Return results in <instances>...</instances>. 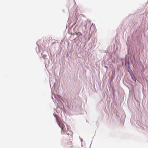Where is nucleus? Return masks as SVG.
<instances>
[{
	"mask_svg": "<svg viewBox=\"0 0 148 148\" xmlns=\"http://www.w3.org/2000/svg\"><path fill=\"white\" fill-rule=\"evenodd\" d=\"M90 38V37H89L88 38V40H89V39Z\"/></svg>",
	"mask_w": 148,
	"mask_h": 148,
	"instance_id": "nucleus-16",
	"label": "nucleus"
},
{
	"mask_svg": "<svg viewBox=\"0 0 148 148\" xmlns=\"http://www.w3.org/2000/svg\"><path fill=\"white\" fill-rule=\"evenodd\" d=\"M75 18L76 19H77V17H76V14H75Z\"/></svg>",
	"mask_w": 148,
	"mask_h": 148,
	"instance_id": "nucleus-13",
	"label": "nucleus"
},
{
	"mask_svg": "<svg viewBox=\"0 0 148 148\" xmlns=\"http://www.w3.org/2000/svg\"><path fill=\"white\" fill-rule=\"evenodd\" d=\"M80 140L82 142L83 141L82 139L80 138Z\"/></svg>",
	"mask_w": 148,
	"mask_h": 148,
	"instance_id": "nucleus-14",
	"label": "nucleus"
},
{
	"mask_svg": "<svg viewBox=\"0 0 148 148\" xmlns=\"http://www.w3.org/2000/svg\"><path fill=\"white\" fill-rule=\"evenodd\" d=\"M131 69L130 66L128 67L127 68H126V70H127V71H129Z\"/></svg>",
	"mask_w": 148,
	"mask_h": 148,
	"instance_id": "nucleus-10",
	"label": "nucleus"
},
{
	"mask_svg": "<svg viewBox=\"0 0 148 148\" xmlns=\"http://www.w3.org/2000/svg\"><path fill=\"white\" fill-rule=\"evenodd\" d=\"M105 67L107 69L108 68V67L106 66H105Z\"/></svg>",
	"mask_w": 148,
	"mask_h": 148,
	"instance_id": "nucleus-15",
	"label": "nucleus"
},
{
	"mask_svg": "<svg viewBox=\"0 0 148 148\" xmlns=\"http://www.w3.org/2000/svg\"><path fill=\"white\" fill-rule=\"evenodd\" d=\"M91 145V143L90 144V145Z\"/></svg>",
	"mask_w": 148,
	"mask_h": 148,
	"instance_id": "nucleus-22",
	"label": "nucleus"
},
{
	"mask_svg": "<svg viewBox=\"0 0 148 148\" xmlns=\"http://www.w3.org/2000/svg\"><path fill=\"white\" fill-rule=\"evenodd\" d=\"M133 58L134 61L136 62V59L135 57V53H134L133 56Z\"/></svg>",
	"mask_w": 148,
	"mask_h": 148,
	"instance_id": "nucleus-11",
	"label": "nucleus"
},
{
	"mask_svg": "<svg viewBox=\"0 0 148 148\" xmlns=\"http://www.w3.org/2000/svg\"><path fill=\"white\" fill-rule=\"evenodd\" d=\"M77 8H76V10H77Z\"/></svg>",
	"mask_w": 148,
	"mask_h": 148,
	"instance_id": "nucleus-17",
	"label": "nucleus"
},
{
	"mask_svg": "<svg viewBox=\"0 0 148 148\" xmlns=\"http://www.w3.org/2000/svg\"><path fill=\"white\" fill-rule=\"evenodd\" d=\"M128 62L130 61H129V57L127 56V55H125V62Z\"/></svg>",
	"mask_w": 148,
	"mask_h": 148,
	"instance_id": "nucleus-5",
	"label": "nucleus"
},
{
	"mask_svg": "<svg viewBox=\"0 0 148 148\" xmlns=\"http://www.w3.org/2000/svg\"><path fill=\"white\" fill-rule=\"evenodd\" d=\"M66 134L69 135H70L71 136H72L73 134V133L71 131L69 130H68L66 132Z\"/></svg>",
	"mask_w": 148,
	"mask_h": 148,
	"instance_id": "nucleus-6",
	"label": "nucleus"
},
{
	"mask_svg": "<svg viewBox=\"0 0 148 148\" xmlns=\"http://www.w3.org/2000/svg\"><path fill=\"white\" fill-rule=\"evenodd\" d=\"M129 73L130 76H132V75H134L132 70L131 69L129 71H127Z\"/></svg>",
	"mask_w": 148,
	"mask_h": 148,
	"instance_id": "nucleus-9",
	"label": "nucleus"
},
{
	"mask_svg": "<svg viewBox=\"0 0 148 148\" xmlns=\"http://www.w3.org/2000/svg\"><path fill=\"white\" fill-rule=\"evenodd\" d=\"M57 122L58 123V125L60 126V127L61 128L62 130V131H64V129H65V126L62 123H60L58 121V120H57Z\"/></svg>",
	"mask_w": 148,
	"mask_h": 148,
	"instance_id": "nucleus-3",
	"label": "nucleus"
},
{
	"mask_svg": "<svg viewBox=\"0 0 148 148\" xmlns=\"http://www.w3.org/2000/svg\"><path fill=\"white\" fill-rule=\"evenodd\" d=\"M78 27H77V25H75V42H76V41H78V42L81 41V34L79 32H75V30L76 29H78Z\"/></svg>",
	"mask_w": 148,
	"mask_h": 148,
	"instance_id": "nucleus-1",
	"label": "nucleus"
},
{
	"mask_svg": "<svg viewBox=\"0 0 148 148\" xmlns=\"http://www.w3.org/2000/svg\"><path fill=\"white\" fill-rule=\"evenodd\" d=\"M47 57V56L45 55H43V56H42V58L44 59H45L46 58V57Z\"/></svg>",
	"mask_w": 148,
	"mask_h": 148,
	"instance_id": "nucleus-12",
	"label": "nucleus"
},
{
	"mask_svg": "<svg viewBox=\"0 0 148 148\" xmlns=\"http://www.w3.org/2000/svg\"><path fill=\"white\" fill-rule=\"evenodd\" d=\"M126 45L127 47V55L129 54V51L130 50V49H132V51H133L134 49L132 48V47L131 46V45H129L127 43H126Z\"/></svg>",
	"mask_w": 148,
	"mask_h": 148,
	"instance_id": "nucleus-2",
	"label": "nucleus"
},
{
	"mask_svg": "<svg viewBox=\"0 0 148 148\" xmlns=\"http://www.w3.org/2000/svg\"><path fill=\"white\" fill-rule=\"evenodd\" d=\"M86 121L87 122V120H86Z\"/></svg>",
	"mask_w": 148,
	"mask_h": 148,
	"instance_id": "nucleus-20",
	"label": "nucleus"
},
{
	"mask_svg": "<svg viewBox=\"0 0 148 148\" xmlns=\"http://www.w3.org/2000/svg\"><path fill=\"white\" fill-rule=\"evenodd\" d=\"M90 24V22L88 21L86 25H84V27L86 29L87 27H89V25Z\"/></svg>",
	"mask_w": 148,
	"mask_h": 148,
	"instance_id": "nucleus-8",
	"label": "nucleus"
},
{
	"mask_svg": "<svg viewBox=\"0 0 148 148\" xmlns=\"http://www.w3.org/2000/svg\"><path fill=\"white\" fill-rule=\"evenodd\" d=\"M146 80L147 82V80L146 79Z\"/></svg>",
	"mask_w": 148,
	"mask_h": 148,
	"instance_id": "nucleus-21",
	"label": "nucleus"
},
{
	"mask_svg": "<svg viewBox=\"0 0 148 148\" xmlns=\"http://www.w3.org/2000/svg\"><path fill=\"white\" fill-rule=\"evenodd\" d=\"M131 77L132 78V79L135 82H136V80H137V79L135 77L134 75H132V76H131Z\"/></svg>",
	"mask_w": 148,
	"mask_h": 148,
	"instance_id": "nucleus-7",
	"label": "nucleus"
},
{
	"mask_svg": "<svg viewBox=\"0 0 148 148\" xmlns=\"http://www.w3.org/2000/svg\"><path fill=\"white\" fill-rule=\"evenodd\" d=\"M125 65L126 68H127L128 67L130 66V61H125Z\"/></svg>",
	"mask_w": 148,
	"mask_h": 148,
	"instance_id": "nucleus-4",
	"label": "nucleus"
},
{
	"mask_svg": "<svg viewBox=\"0 0 148 148\" xmlns=\"http://www.w3.org/2000/svg\"><path fill=\"white\" fill-rule=\"evenodd\" d=\"M130 55H131V56H132V54H130Z\"/></svg>",
	"mask_w": 148,
	"mask_h": 148,
	"instance_id": "nucleus-18",
	"label": "nucleus"
},
{
	"mask_svg": "<svg viewBox=\"0 0 148 148\" xmlns=\"http://www.w3.org/2000/svg\"><path fill=\"white\" fill-rule=\"evenodd\" d=\"M144 69L143 70V71H144Z\"/></svg>",
	"mask_w": 148,
	"mask_h": 148,
	"instance_id": "nucleus-19",
	"label": "nucleus"
}]
</instances>
